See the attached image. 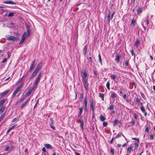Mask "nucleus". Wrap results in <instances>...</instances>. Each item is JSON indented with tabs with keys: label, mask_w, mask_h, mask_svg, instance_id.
I'll return each mask as SVG.
<instances>
[{
	"label": "nucleus",
	"mask_w": 155,
	"mask_h": 155,
	"mask_svg": "<svg viewBox=\"0 0 155 155\" xmlns=\"http://www.w3.org/2000/svg\"><path fill=\"white\" fill-rule=\"evenodd\" d=\"M43 74V72H41L39 73L38 76L35 80V82L34 83L33 87H37V84L39 82L40 79L42 75Z\"/></svg>",
	"instance_id": "f257e3e1"
},
{
	"label": "nucleus",
	"mask_w": 155,
	"mask_h": 155,
	"mask_svg": "<svg viewBox=\"0 0 155 155\" xmlns=\"http://www.w3.org/2000/svg\"><path fill=\"white\" fill-rule=\"evenodd\" d=\"M6 38L7 40L9 41H17L18 40L17 38L9 35H8V36H6Z\"/></svg>",
	"instance_id": "f03ea898"
},
{
	"label": "nucleus",
	"mask_w": 155,
	"mask_h": 155,
	"mask_svg": "<svg viewBox=\"0 0 155 155\" xmlns=\"http://www.w3.org/2000/svg\"><path fill=\"white\" fill-rule=\"evenodd\" d=\"M87 74L86 70H84V71L82 74V81L87 80Z\"/></svg>",
	"instance_id": "7ed1b4c3"
},
{
	"label": "nucleus",
	"mask_w": 155,
	"mask_h": 155,
	"mask_svg": "<svg viewBox=\"0 0 155 155\" xmlns=\"http://www.w3.org/2000/svg\"><path fill=\"white\" fill-rule=\"evenodd\" d=\"M83 85L85 89L86 90H88L89 84L87 82V80H83Z\"/></svg>",
	"instance_id": "20e7f679"
},
{
	"label": "nucleus",
	"mask_w": 155,
	"mask_h": 155,
	"mask_svg": "<svg viewBox=\"0 0 155 155\" xmlns=\"http://www.w3.org/2000/svg\"><path fill=\"white\" fill-rule=\"evenodd\" d=\"M38 71L35 69L34 71L33 72V73H32L31 74V77L30 78V79L31 80L33 79L34 78V77L36 76Z\"/></svg>",
	"instance_id": "39448f33"
},
{
	"label": "nucleus",
	"mask_w": 155,
	"mask_h": 155,
	"mask_svg": "<svg viewBox=\"0 0 155 155\" xmlns=\"http://www.w3.org/2000/svg\"><path fill=\"white\" fill-rule=\"evenodd\" d=\"M36 62V60L34 59L32 62L31 66L29 68V71L31 72L34 68V64Z\"/></svg>",
	"instance_id": "423d86ee"
},
{
	"label": "nucleus",
	"mask_w": 155,
	"mask_h": 155,
	"mask_svg": "<svg viewBox=\"0 0 155 155\" xmlns=\"http://www.w3.org/2000/svg\"><path fill=\"white\" fill-rule=\"evenodd\" d=\"M29 101L30 98H28L26 100H25V101L24 102V103H23V104L21 107V108H23V107H24L26 106L27 103H28Z\"/></svg>",
	"instance_id": "0eeeda50"
},
{
	"label": "nucleus",
	"mask_w": 155,
	"mask_h": 155,
	"mask_svg": "<svg viewBox=\"0 0 155 155\" xmlns=\"http://www.w3.org/2000/svg\"><path fill=\"white\" fill-rule=\"evenodd\" d=\"M77 122H78V123H80L81 125V127L82 129H83L84 124V122L83 120L81 119H78L77 120Z\"/></svg>",
	"instance_id": "6e6552de"
},
{
	"label": "nucleus",
	"mask_w": 155,
	"mask_h": 155,
	"mask_svg": "<svg viewBox=\"0 0 155 155\" xmlns=\"http://www.w3.org/2000/svg\"><path fill=\"white\" fill-rule=\"evenodd\" d=\"M34 88V87H33V88L30 89L25 94V95L26 97H28L30 94H31Z\"/></svg>",
	"instance_id": "1a4fd4ad"
},
{
	"label": "nucleus",
	"mask_w": 155,
	"mask_h": 155,
	"mask_svg": "<svg viewBox=\"0 0 155 155\" xmlns=\"http://www.w3.org/2000/svg\"><path fill=\"white\" fill-rule=\"evenodd\" d=\"M42 65V63L40 62L37 65V67L35 68V70L38 71H39L41 68Z\"/></svg>",
	"instance_id": "9d476101"
},
{
	"label": "nucleus",
	"mask_w": 155,
	"mask_h": 155,
	"mask_svg": "<svg viewBox=\"0 0 155 155\" xmlns=\"http://www.w3.org/2000/svg\"><path fill=\"white\" fill-rule=\"evenodd\" d=\"M3 3H5L6 4H12V5H15L16 4V3L15 2H14L12 1H5L3 2Z\"/></svg>",
	"instance_id": "9b49d317"
},
{
	"label": "nucleus",
	"mask_w": 155,
	"mask_h": 155,
	"mask_svg": "<svg viewBox=\"0 0 155 155\" xmlns=\"http://www.w3.org/2000/svg\"><path fill=\"white\" fill-rule=\"evenodd\" d=\"M140 109L142 111V113L144 114V115L146 116L147 115V113L146 112L144 107L143 106H141L140 107Z\"/></svg>",
	"instance_id": "f8f14e48"
},
{
	"label": "nucleus",
	"mask_w": 155,
	"mask_h": 155,
	"mask_svg": "<svg viewBox=\"0 0 155 155\" xmlns=\"http://www.w3.org/2000/svg\"><path fill=\"white\" fill-rule=\"evenodd\" d=\"M7 99H4L0 101V106L1 107L3 106V104L6 101Z\"/></svg>",
	"instance_id": "ddd939ff"
},
{
	"label": "nucleus",
	"mask_w": 155,
	"mask_h": 155,
	"mask_svg": "<svg viewBox=\"0 0 155 155\" xmlns=\"http://www.w3.org/2000/svg\"><path fill=\"white\" fill-rule=\"evenodd\" d=\"M9 92V90H8L5 91L3 93L1 94V96H3L7 95Z\"/></svg>",
	"instance_id": "4468645a"
},
{
	"label": "nucleus",
	"mask_w": 155,
	"mask_h": 155,
	"mask_svg": "<svg viewBox=\"0 0 155 155\" xmlns=\"http://www.w3.org/2000/svg\"><path fill=\"white\" fill-rule=\"evenodd\" d=\"M120 56L119 54H117L116 56V58L115 59V61L116 62L118 63L120 61Z\"/></svg>",
	"instance_id": "2eb2a0df"
},
{
	"label": "nucleus",
	"mask_w": 155,
	"mask_h": 155,
	"mask_svg": "<svg viewBox=\"0 0 155 155\" xmlns=\"http://www.w3.org/2000/svg\"><path fill=\"white\" fill-rule=\"evenodd\" d=\"M45 147L48 149H52V147L51 145L49 144H45Z\"/></svg>",
	"instance_id": "dca6fc26"
},
{
	"label": "nucleus",
	"mask_w": 155,
	"mask_h": 155,
	"mask_svg": "<svg viewBox=\"0 0 155 155\" xmlns=\"http://www.w3.org/2000/svg\"><path fill=\"white\" fill-rule=\"evenodd\" d=\"M87 46L85 45L83 49V52L84 54V55H86V54H87Z\"/></svg>",
	"instance_id": "f3484780"
},
{
	"label": "nucleus",
	"mask_w": 155,
	"mask_h": 155,
	"mask_svg": "<svg viewBox=\"0 0 155 155\" xmlns=\"http://www.w3.org/2000/svg\"><path fill=\"white\" fill-rule=\"evenodd\" d=\"M142 12V9L141 8H139L137 10V13L138 14H140Z\"/></svg>",
	"instance_id": "a211bd4d"
},
{
	"label": "nucleus",
	"mask_w": 155,
	"mask_h": 155,
	"mask_svg": "<svg viewBox=\"0 0 155 155\" xmlns=\"http://www.w3.org/2000/svg\"><path fill=\"white\" fill-rule=\"evenodd\" d=\"M19 88H17L15 92L13 93L12 95L13 96H15L16 94L18 93V92L19 91Z\"/></svg>",
	"instance_id": "6ab92c4d"
},
{
	"label": "nucleus",
	"mask_w": 155,
	"mask_h": 155,
	"mask_svg": "<svg viewBox=\"0 0 155 155\" xmlns=\"http://www.w3.org/2000/svg\"><path fill=\"white\" fill-rule=\"evenodd\" d=\"M149 18V16H147L146 18H145V19L144 20V21L146 23V25H148L149 24V21H148V19Z\"/></svg>",
	"instance_id": "aec40b11"
},
{
	"label": "nucleus",
	"mask_w": 155,
	"mask_h": 155,
	"mask_svg": "<svg viewBox=\"0 0 155 155\" xmlns=\"http://www.w3.org/2000/svg\"><path fill=\"white\" fill-rule=\"evenodd\" d=\"M87 100L88 99L87 97H85L84 101V104L85 106H86V105H87Z\"/></svg>",
	"instance_id": "412c9836"
},
{
	"label": "nucleus",
	"mask_w": 155,
	"mask_h": 155,
	"mask_svg": "<svg viewBox=\"0 0 155 155\" xmlns=\"http://www.w3.org/2000/svg\"><path fill=\"white\" fill-rule=\"evenodd\" d=\"M111 79L114 80L116 78V75L115 74H111L110 76Z\"/></svg>",
	"instance_id": "4be33fe9"
},
{
	"label": "nucleus",
	"mask_w": 155,
	"mask_h": 155,
	"mask_svg": "<svg viewBox=\"0 0 155 155\" xmlns=\"http://www.w3.org/2000/svg\"><path fill=\"white\" fill-rule=\"evenodd\" d=\"M99 97L101 98L102 100H103V101L104 100V94L101 93H99Z\"/></svg>",
	"instance_id": "5701e85b"
},
{
	"label": "nucleus",
	"mask_w": 155,
	"mask_h": 155,
	"mask_svg": "<svg viewBox=\"0 0 155 155\" xmlns=\"http://www.w3.org/2000/svg\"><path fill=\"white\" fill-rule=\"evenodd\" d=\"M83 108L82 107L79 108V109L80 111H79V113L78 114L79 116H80L81 115V114H82V112L83 111Z\"/></svg>",
	"instance_id": "b1692460"
},
{
	"label": "nucleus",
	"mask_w": 155,
	"mask_h": 155,
	"mask_svg": "<svg viewBox=\"0 0 155 155\" xmlns=\"http://www.w3.org/2000/svg\"><path fill=\"white\" fill-rule=\"evenodd\" d=\"M121 135H122L125 138L126 140H127L125 137L122 134V133H120L118 134V135H117V137H118L119 138L121 137Z\"/></svg>",
	"instance_id": "393cba45"
},
{
	"label": "nucleus",
	"mask_w": 155,
	"mask_h": 155,
	"mask_svg": "<svg viewBox=\"0 0 155 155\" xmlns=\"http://www.w3.org/2000/svg\"><path fill=\"white\" fill-rule=\"evenodd\" d=\"M100 119L101 121H103L105 120V117L102 115H101L100 117Z\"/></svg>",
	"instance_id": "a878e982"
},
{
	"label": "nucleus",
	"mask_w": 155,
	"mask_h": 155,
	"mask_svg": "<svg viewBox=\"0 0 155 155\" xmlns=\"http://www.w3.org/2000/svg\"><path fill=\"white\" fill-rule=\"evenodd\" d=\"M110 14L109 12L108 13V15L107 17V21L109 22L110 21Z\"/></svg>",
	"instance_id": "bb28decb"
},
{
	"label": "nucleus",
	"mask_w": 155,
	"mask_h": 155,
	"mask_svg": "<svg viewBox=\"0 0 155 155\" xmlns=\"http://www.w3.org/2000/svg\"><path fill=\"white\" fill-rule=\"evenodd\" d=\"M27 31L28 33L27 36L29 37L30 35L31 30L29 28H28L27 29Z\"/></svg>",
	"instance_id": "cd10ccee"
},
{
	"label": "nucleus",
	"mask_w": 155,
	"mask_h": 155,
	"mask_svg": "<svg viewBox=\"0 0 155 155\" xmlns=\"http://www.w3.org/2000/svg\"><path fill=\"white\" fill-rule=\"evenodd\" d=\"M139 43H140L139 40H138L137 39V40L135 43V45L137 47L138 45V44H139Z\"/></svg>",
	"instance_id": "c85d7f7f"
},
{
	"label": "nucleus",
	"mask_w": 155,
	"mask_h": 155,
	"mask_svg": "<svg viewBox=\"0 0 155 155\" xmlns=\"http://www.w3.org/2000/svg\"><path fill=\"white\" fill-rule=\"evenodd\" d=\"M110 82H109V81H108V82H107V84H106V87L107 88V89L109 90H110Z\"/></svg>",
	"instance_id": "c756f323"
},
{
	"label": "nucleus",
	"mask_w": 155,
	"mask_h": 155,
	"mask_svg": "<svg viewBox=\"0 0 155 155\" xmlns=\"http://www.w3.org/2000/svg\"><path fill=\"white\" fill-rule=\"evenodd\" d=\"M136 102L137 104H139L140 102V99L138 97H137L136 99Z\"/></svg>",
	"instance_id": "7c9ffc66"
},
{
	"label": "nucleus",
	"mask_w": 155,
	"mask_h": 155,
	"mask_svg": "<svg viewBox=\"0 0 155 155\" xmlns=\"http://www.w3.org/2000/svg\"><path fill=\"white\" fill-rule=\"evenodd\" d=\"M108 109H109L110 110H113L114 109V106L113 104L111 105L110 107L108 108Z\"/></svg>",
	"instance_id": "2f4dec72"
},
{
	"label": "nucleus",
	"mask_w": 155,
	"mask_h": 155,
	"mask_svg": "<svg viewBox=\"0 0 155 155\" xmlns=\"http://www.w3.org/2000/svg\"><path fill=\"white\" fill-rule=\"evenodd\" d=\"M130 52L131 53V55H132V56H134V57L135 58V53H134V50H133V49H131L130 51Z\"/></svg>",
	"instance_id": "473e14b6"
},
{
	"label": "nucleus",
	"mask_w": 155,
	"mask_h": 155,
	"mask_svg": "<svg viewBox=\"0 0 155 155\" xmlns=\"http://www.w3.org/2000/svg\"><path fill=\"white\" fill-rule=\"evenodd\" d=\"M24 100V98L21 97V98H20L19 101L17 102V104L21 103V102L23 101Z\"/></svg>",
	"instance_id": "72a5a7b5"
},
{
	"label": "nucleus",
	"mask_w": 155,
	"mask_h": 155,
	"mask_svg": "<svg viewBox=\"0 0 155 155\" xmlns=\"http://www.w3.org/2000/svg\"><path fill=\"white\" fill-rule=\"evenodd\" d=\"M5 108V106H2L1 109H0V113H2L4 110Z\"/></svg>",
	"instance_id": "f704fd0d"
},
{
	"label": "nucleus",
	"mask_w": 155,
	"mask_h": 155,
	"mask_svg": "<svg viewBox=\"0 0 155 155\" xmlns=\"http://www.w3.org/2000/svg\"><path fill=\"white\" fill-rule=\"evenodd\" d=\"M135 21L134 19H133L131 23V26H134V23L135 22Z\"/></svg>",
	"instance_id": "c9c22d12"
},
{
	"label": "nucleus",
	"mask_w": 155,
	"mask_h": 155,
	"mask_svg": "<svg viewBox=\"0 0 155 155\" xmlns=\"http://www.w3.org/2000/svg\"><path fill=\"white\" fill-rule=\"evenodd\" d=\"M111 97L112 98L114 99L116 97L115 94L114 93H112L111 94Z\"/></svg>",
	"instance_id": "e433bc0d"
},
{
	"label": "nucleus",
	"mask_w": 155,
	"mask_h": 155,
	"mask_svg": "<svg viewBox=\"0 0 155 155\" xmlns=\"http://www.w3.org/2000/svg\"><path fill=\"white\" fill-rule=\"evenodd\" d=\"M98 58H99V62H100L101 65H102V60H101V56L100 54H99Z\"/></svg>",
	"instance_id": "4c0bfd02"
},
{
	"label": "nucleus",
	"mask_w": 155,
	"mask_h": 155,
	"mask_svg": "<svg viewBox=\"0 0 155 155\" xmlns=\"http://www.w3.org/2000/svg\"><path fill=\"white\" fill-rule=\"evenodd\" d=\"M5 113H4L2 115L0 118V121L3 119L5 115Z\"/></svg>",
	"instance_id": "58836bf2"
},
{
	"label": "nucleus",
	"mask_w": 155,
	"mask_h": 155,
	"mask_svg": "<svg viewBox=\"0 0 155 155\" xmlns=\"http://www.w3.org/2000/svg\"><path fill=\"white\" fill-rule=\"evenodd\" d=\"M132 148V147H128V148L127 149V152H128L129 153H130L131 150Z\"/></svg>",
	"instance_id": "ea45409f"
},
{
	"label": "nucleus",
	"mask_w": 155,
	"mask_h": 155,
	"mask_svg": "<svg viewBox=\"0 0 155 155\" xmlns=\"http://www.w3.org/2000/svg\"><path fill=\"white\" fill-rule=\"evenodd\" d=\"M14 13H13L12 12H10L8 14V17H12V16L14 15Z\"/></svg>",
	"instance_id": "a19ab883"
},
{
	"label": "nucleus",
	"mask_w": 155,
	"mask_h": 155,
	"mask_svg": "<svg viewBox=\"0 0 155 155\" xmlns=\"http://www.w3.org/2000/svg\"><path fill=\"white\" fill-rule=\"evenodd\" d=\"M118 121L117 120L115 119L114 120V125L115 126L116 125L117 123H118Z\"/></svg>",
	"instance_id": "79ce46f5"
},
{
	"label": "nucleus",
	"mask_w": 155,
	"mask_h": 155,
	"mask_svg": "<svg viewBox=\"0 0 155 155\" xmlns=\"http://www.w3.org/2000/svg\"><path fill=\"white\" fill-rule=\"evenodd\" d=\"M110 153L111 155H114V150L113 149H111L110 151Z\"/></svg>",
	"instance_id": "37998d69"
},
{
	"label": "nucleus",
	"mask_w": 155,
	"mask_h": 155,
	"mask_svg": "<svg viewBox=\"0 0 155 155\" xmlns=\"http://www.w3.org/2000/svg\"><path fill=\"white\" fill-rule=\"evenodd\" d=\"M19 117H20V116H19L18 117H17V118H14L13 119V120L12 121V122H15V121H16V120H18L19 118Z\"/></svg>",
	"instance_id": "c03bdc74"
},
{
	"label": "nucleus",
	"mask_w": 155,
	"mask_h": 155,
	"mask_svg": "<svg viewBox=\"0 0 155 155\" xmlns=\"http://www.w3.org/2000/svg\"><path fill=\"white\" fill-rule=\"evenodd\" d=\"M129 64V61L128 60H126L125 61V65L126 66L128 65Z\"/></svg>",
	"instance_id": "a18cd8bd"
},
{
	"label": "nucleus",
	"mask_w": 155,
	"mask_h": 155,
	"mask_svg": "<svg viewBox=\"0 0 155 155\" xmlns=\"http://www.w3.org/2000/svg\"><path fill=\"white\" fill-rule=\"evenodd\" d=\"M107 125V122H104L103 123V125L104 127H106Z\"/></svg>",
	"instance_id": "49530a36"
},
{
	"label": "nucleus",
	"mask_w": 155,
	"mask_h": 155,
	"mask_svg": "<svg viewBox=\"0 0 155 155\" xmlns=\"http://www.w3.org/2000/svg\"><path fill=\"white\" fill-rule=\"evenodd\" d=\"M134 118L137 119V118L138 117V116L137 114L136 113H134Z\"/></svg>",
	"instance_id": "de8ad7c7"
},
{
	"label": "nucleus",
	"mask_w": 155,
	"mask_h": 155,
	"mask_svg": "<svg viewBox=\"0 0 155 155\" xmlns=\"http://www.w3.org/2000/svg\"><path fill=\"white\" fill-rule=\"evenodd\" d=\"M150 140H153V134H150Z\"/></svg>",
	"instance_id": "09e8293b"
},
{
	"label": "nucleus",
	"mask_w": 155,
	"mask_h": 155,
	"mask_svg": "<svg viewBox=\"0 0 155 155\" xmlns=\"http://www.w3.org/2000/svg\"><path fill=\"white\" fill-rule=\"evenodd\" d=\"M10 149V147L9 146H7L5 149V151H8V150H9Z\"/></svg>",
	"instance_id": "8fccbe9b"
},
{
	"label": "nucleus",
	"mask_w": 155,
	"mask_h": 155,
	"mask_svg": "<svg viewBox=\"0 0 155 155\" xmlns=\"http://www.w3.org/2000/svg\"><path fill=\"white\" fill-rule=\"evenodd\" d=\"M25 40H24V39H22L19 43V44H22L25 41Z\"/></svg>",
	"instance_id": "3c124183"
},
{
	"label": "nucleus",
	"mask_w": 155,
	"mask_h": 155,
	"mask_svg": "<svg viewBox=\"0 0 155 155\" xmlns=\"http://www.w3.org/2000/svg\"><path fill=\"white\" fill-rule=\"evenodd\" d=\"M132 140H136L138 142H139V139H137V138H132Z\"/></svg>",
	"instance_id": "603ef678"
},
{
	"label": "nucleus",
	"mask_w": 155,
	"mask_h": 155,
	"mask_svg": "<svg viewBox=\"0 0 155 155\" xmlns=\"http://www.w3.org/2000/svg\"><path fill=\"white\" fill-rule=\"evenodd\" d=\"M149 131V130L148 127H147L145 129V131L147 133H148Z\"/></svg>",
	"instance_id": "864d4df0"
},
{
	"label": "nucleus",
	"mask_w": 155,
	"mask_h": 155,
	"mask_svg": "<svg viewBox=\"0 0 155 155\" xmlns=\"http://www.w3.org/2000/svg\"><path fill=\"white\" fill-rule=\"evenodd\" d=\"M91 108L93 111V112L94 111V106H90Z\"/></svg>",
	"instance_id": "5fc2aeb1"
},
{
	"label": "nucleus",
	"mask_w": 155,
	"mask_h": 155,
	"mask_svg": "<svg viewBox=\"0 0 155 155\" xmlns=\"http://www.w3.org/2000/svg\"><path fill=\"white\" fill-rule=\"evenodd\" d=\"M114 137H113L112 139H111V140H110V143H111V144H112L113 143V141L114 140Z\"/></svg>",
	"instance_id": "6e6d98bb"
},
{
	"label": "nucleus",
	"mask_w": 155,
	"mask_h": 155,
	"mask_svg": "<svg viewBox=\"0 0 155 155\" xmlns=\"http://www.w3.org/2000/svg\"><path fill=\"white\" fill-rule=\"evenodd\" d=\"M42 150L43 152L45 153L46 152V150L45 147H44L42 149Z\"/></svg>",
	"instance_id": "4d7b16f0"
},
{
	"label": "nucleus",
	"mask_w": 155,
	"mask_h": 155,
	"mask_svg": "<svg viewBox=\"0 0 155 155\" xmlns=\"http://www.w3.org/2000/svg\"><path fill=\"white\" fill-rule=\"evenodd\" d=\"M94 106V103L93 101L90 102V106Z\"/></svg>",
	"instance_id": "13d9d810"
},
{
	"label": "nucleus",
	"mask_w": 155,
	"mask_h": 155,
	"mask_svg": "<svg viewBox=\"0 0 155 155\" xmlns=\"http://www.w3.org/2000/svg\"><path fill=\"white\" fill-rule=\"evenodd\" d=\"M139 145L137 143H135V147L136 148H137L138 147Z\"/></svg>",
	"instance_id": "bf43d9fd"
},
{
	"label": "nucleus",
	"mask_w": 155,
	"mask_h": 155,
	"mask_svg": "<svg viewBox=\"0 0 155 155\" xmlns=\"http://www.w3.org/2000/svg\"><path fill=\"white\" fill-rule=\"evenodd\" d=\"M7 60V58H5L2 61V63H4Z\"/></svg>",
	"instance_id": "052dcab7"
},
{
	"label": "nucleus",
	"mask_w": 155,
	"mask_h": 155,
	"mask_svg": "<svg viewBox=\"0 0 155 155\" xmlns=\"http://www.w3.org/2000/svg\"><path fill=\"white\" fill-rule=\"evenodd\" d=\"M50 120L51 121V123L52 124H53L54 120L52 118H51L50 119Z\"/></svg>",
	"instance_id": "680f3d73"
},
{
	"label": "nucleus",
	"mask_w": 155,
	"mask_h": 155,
	"mask_svg": "<svg viewBox=\"0 0 155 155\" xmlns=\"http://www.w3.org/2000/svg\"><path fill=\"white\" fill-rule=\"evenodd\" d=\"M88 61L91 62V61H92V60H91V57H89V58H88Z\"/></svg>",
	"instance_id": "e2e57ef3"
},
{
	"label": "nucleus",
	"mask_w": 155,
	"mask_h": 155,
	"mask_svg": "<svg viewBox=\"0 0 155 155\" xmlns=\"http://www.w3.org/2000/svg\"><path fill=\"white\" fill-rule=\"evenodd\" d=\"M16 125H14V126H12L11 128H10V129L11 130L12 129H14V128H15V127L16 126Z\"/></svg>",
	"instance_id": "0e129e2a"
},
{
	"label": "nucleus",
	"mask_w": 155,
	"mask_h": 155,
	"mask_svg": "<svg viewBox=\"0 0 155 155\" xmlns=\"http://www.w3.org/2000/svg\"><path fill=\"white\" fill-rule=\"evenodd\" d=\"M127 95L126 94H125L124 95V96H123V98L124 99H125L127 97Z\"/></svg>",
	"instance_id": "69168bd1"
},
{
	"label": "nucleus",
	"mask_w": 155,
	"mask_h": 155,
	"mask_svg": "<svg viewBox=\"0 0 155 155\" xmlns=\"http://www.w3.org/2000/svg\"><path fill=\"white\" fill-rule=\"evenodd\" d=\"M141 96L143 98H144V97H145V96H144V94L143 93H141Z\"/></svg>",
	"instance_id": "338daca9"
},
{
	"label": "nucleus",
	"mask_w": 155,
	"mask_h": 155,
	"mask_svg": "<svg viewBox=\"0 0 155 155\" xmlns=\"http://www.w3.org/2000/svg\"><path fill=\"white\" fill-rule=\"evenodd\" d=\"M94 74H95L96 76H97V73L96 71H94Z\"/></svg>",
	"instance_id": "774afa93"
}]
</instances>
